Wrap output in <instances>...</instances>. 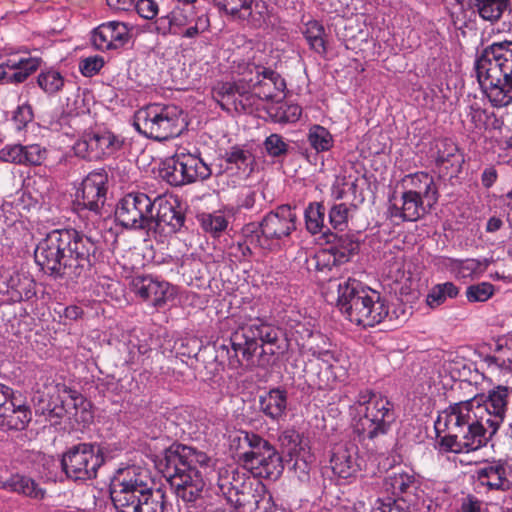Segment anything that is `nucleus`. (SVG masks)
<instances>
[{
  "mask_svg": "<svg viewBox=\"0 0 512 512\" xmlns=\"http://www.w3.org/2000/svg\"><path fill=\"white\" fill-rule=\"evenodd\" d=\"M107 183L108 175L104 169L94 170L83 179L73 201V210L79 218L93 225L102 218Z\"/></svg>",
  "mask_w": 512,
  "mask_h": 512,
  "instance_id": "nucleus-12",
  "label": "nucleus"
},
{
  "mask_svg": "<svg viewBox=\"0 0 512 512\" xmlns=\"http://www.w3.org/2000/svg\"><path fill=\"white\" fill-rule=\"evenodd\" d=\"M165 104L153 103L140 108L134 115L135 129L146 138L156 140L157 129L161 123Z\"/></svg>",
  "mask_w": 512,
  "mask_h": 512,
  "instance_id": "nucleus-28",
  "label": "nucleus"
},
{
  "mask_svg": "<svg viewBox=\"0 0 512 512\" xmlns=\"http://www.w3.org/2000/svg\"><path fill=\"white\" fill-rule=\"evenodd\" d=\"M288 393L276 387L259 396V410L270 420L280 422L287 415Z\"/></svg>",
  "mask_w": 512,
  "mask_h": 512,
  "instance_id": "nucleus-27",
  "label": "nucleus"
},
{
  "mask_svg": "<svg viewBox=\"0 0 512 512\" xmlns=\"http://www.w3.org/2000/svg\"><path fill=\"white\" fill-rule=\"evenodd\" d=\"M356 403L365 406V413L354 425V432L361 443H374L390 431L396 413L394 404L386 396L366 389L359 392Z\"/></svg>",
  "mask_w": 512,
  "mask_h": 512,
  "instance_id": "nucleus-10",
  "label": "nucleus"
},
{
  "mask_svg": "<svg viewBox=\"0 0 512 512\" xmlns=\"http://www.w3.org/2000/svg\"><path fill=\"white\" fill-rule=\"evenodd\" d=\"M205 232L218 236L228 225L226 217L222 214L203 213L198 217Z\"/></svg>",
  "mask_w": 512,
  "mask_h": 512,
  "instance_id": "nucleus-54",
  "label": "nucleus"
},
{
  "mask_svg": "<svg viewBox=\"0 0 512 512\" xmlns=\"http://www.w3.org/2000/svg\"><path fill=\"white\" fill-rule=\"evenodd\" d=\"M199 15L190 5L176 7L165 16H161L155 22V30L162 35H179L180 30L193 23Z\"/></svg>",
  "mask_w": 512,
  "mask_h": 512,
  "instance_id": "nucleus-24",
  "label": "nucleus"
},
{
  "mask_svg": "<svg viewBox=\"0 0 512 512\" xmlns=\"http://www.w3.org/2000/svg\"><path fill=\"white\" fill-rule=\"evenodd\" d=\"M494 293V286L488 282H481L470 285L466 290V297L469 302H485Z\"/></svg>",
  "mask_w": 512,
  "mask_h": 512,
  "instance_id": "nucleus-57",
  "label": "nucleus"
},
{
  "mask_svg": "<svg viewBox=\"0 0 512 512\" xmlns=\"http://www.w3.org/2000/svg\"><path fill=\"white\" fill-rule=\"evenodd\" d=\"M511 390L498 385L473 398L454 403L482 435L491 441L504 422Z\"/></svg>",
  "mask_w": 512,
  "mask_h": 512,
  "instance_id": "nucleus-8",
  "label": "nucleus"
},
{
  "mask_svg": "<svg viewBox=\"0 0 512 512\" xmlns=\"http://www.w3.org/2000/svg\"><path fill=\"white\" fill-rule=\"evenodd\" d=\"M263 149L273 159L284 160L290 152V146L284 137L277 133L267 136L263 142Z\"/></svg>",
  "mask_w": 512,
  "mask_h": 512,
  "instance_id": "nucleus-50",
  "label": "nucleus"
},
{
  "mask_svg": "<svg viewBox=\"0 0 512 512\" xmlns=\"http://www.w3.org/2000/svg\"><path fill=\"white\" fill-rule=\"evenodd\" d=\"M337 291L336 306L350 322L374 327L386 320L387 301L378 291L353 278L339 282Z\"/></svg>",
  "mask_w": 512,
  "mask_h": 512,
  "instance_id": "nucleus-6",
  "label": "nucleus"
},
{
  "mask_svg": "<svg viewBox=\"0 0 512 512\" xmlns=\"http://www.w3.org/2000/svg\"><path fill=\"white\" fill-rule=\"evenodd\" d=\"M216 6L220 11H224L230 15L233 19L238 20L241 13L246 12L247 5L251 3V0H209Z\"/></svg>",
  "mask_w": 512,
  "mask_h": 512,
  "instance_id": "nucleus-56",
  "label": "nucleus"
},
{
  "mask_svg": "<svg viewBox=\"0 0 512 512\" xmlns=\"http://www.w3.org/2000/svg\"><path fill=\"white\" fill-rule=\"evenodd\" d=\"M296 222V207L282 204L269 211L260 222L245 224L242 235L253 247L270 251L275 242L290 237L297 228Z\"/></svg>",
  "mask_w": 512,
  "mask_h": 512,
  "instance_id": "nucleus-9",
  "label": "nucleus"
},
{
  "mask_svg": "<svg viewBox=\"0 0 512 512\" xmlns=\"http://www.w3.org/2000/svg\"><path fill=\"white\" fill-rule=\"evenodd\" d=\"M302 33L311 50L319 55H325L327 53L326 29L319 21H308Z\"/></svg>",
  "mask_w": 512,
  "mask_h": 512,
  "instance_id": "nucleus-42",
  "label": "nucleus"
},
{
  "mask_svg": "<svg viewBox=\"0 0 512 512\" xmlns=\"http://www.w3.org/2000/svg\"><path fill=\"white\" fill-rule=\"evenodd\" d=\"M466 114L474 129L481 130L485 128L489 116L486 110L482 109L477 101H473L467 105Z\"/></svg>",
  "mask_w": 512,
  "mask_h": 512,
  "instance_id": "nucleus-59",
  "label": "nucleus"
},
{
  "mask_svg": "<svg viewBox=\"0 0 512 512\" xmlns=\"http://www.w3.org/2000/svg\"><path fill=\"white\" fill-rule=\"evenodd\" d=\"M156 213H152L151 234L171 235L184 226L186 215L178 199L158 198Z\"/></svg>",
  "mask_w": 512,
  "mask_h": 512,
  "instance_id": "nucleus-16",
  "label": "nucleus"
},
{
  "mask_svg": "<svg viewBox=\"0 0 512 512\" xmlns=\"http://www.w3.org/2000/svg\"><path fill=\"white\" fill-rule=\"evenodd\" d=\"M383 487L391 493L392 498L399 499L402 503L413 506L430 505V501L425 498L424 490L421 489V480L412 469H392L384 478Z\"/></svg>",
  "mask_w": 512,
  "mask_h": 512,
  "instance_id": "nucleus-15",
  "label": "nucleus"
},
{
  "mask_svg": "<svg viewBox=\"0 0 512 512\" xmlns=\"http://www.w3.org/2000/svg\"><path fill=\"white\" fill-rule=\"evenodd\" d=\"M104 66V59L101 56H90L82 59L79 63V70L85 77L96 75Z\"/></svg>",
  "mask_w": 512,
  "mask_h": 512,
  "instance_id": "nucleus-63",
  "label": "nucleus"
},
{
  "mask_svg": "<svg viewBox=\"0 0 512 512\" xmlns=\"http://www.w3.org/2000/svg\"><path fill=\"white\" fill-rule=\"evenodd\" d=\"M105 463L103 447L96 442H80L68 447L61 455V469L73 481L96 479Z\"/></svg>",
  "mask_w": 512,
  "mask_h": 512,
  "instance_id": "nucleus-11",
  "label": "nucleus"
},
{
  "mask_svg": "<svg viewBox=\"0 0 512 512\" xmlns=\"http://www.w3.org/2000/svg\"><path fill=\"white\" fill-rule=\"evenodd\" d=\"M108 29V37L110 44L114 49H119L128 43L130 39L129 28L126 23L119 21H109L102 23Z\"/></svg>",
  "mask_w": 512,
  "mask_h": 512,
  "instance_id": "nucleus-52",
  "label": "nucleus"
},
{
  "mask_svg": "<svg viewBox=\"0 0 512 512\" xmlns=\"http://www.w3.org/2000/svg\"><path fill=\"white\" fill-rule=\"evenodd\" d=\"M248 483L249 478L246 477L245 473H241L237 469H220L218 472V491L228 504L233 503L234 499L244 494L242 489L245 490Z\"/></svg>",
  "mask_w": 512,
  "mask_h": 512,
  "instance_id": "nucleus-29",
  "label": "nucleus"
},
{
  "mask_svg": "<svg viewBox=\"0 0 512 512\" xmlns=\"http://www.w3.org/2000/svg\"><path fill=\"white\" fill-rule=\"evenodd\" d=\"M210 27V20L207 15L201 14L196 19H194L193 23L187 25L183 32H180L179 35L185 38H195L199 34L208 31Z\"/></svg>",
  "mask_w": 512,
  "mask_h": 512,
  "instance_id": "nucleus-62",
  "label": "nucleus"
},
{
  "mask_svg": "<svg viewBox=\"0 0 512 512\" xmlns=\"http://www.w3.org/2000/svg\"><path fill=\"white\" fill-rule=\"evenodd\" d=\"M435 166L440 177L456 178L462 171L464 156L458 146L449 139L436 144Z\"/></svg>",
  "mask_w": 512,
  "mask_h": 512,
  "instance_id": "nucleus-19",
  "label": "nucleus"
},
{
  "mask_svg": "<svg viewBox=\"0 0 512 512\" xmlns=\"http://www.w3.org/2000/svg\"><path fill=\"white\" fill-rule=\"evenodd\" d=\"M307 140L317 153L329 151L334 145L333 135L327 128L321 125H313L310 127Z\"/></svg>",
  "mask_w": 512,
  "mask_h": 512,
  "instance_id": "nucleus-46",
  "label": "nucleus"
},
{
  "mask_svg": "<svg viewBox=\"0 0 512 512\" xmlns=\"http://www.w3.org/2000/svg\"><path fill=\"white\" fill-rule=\"evenodd\" d=\"M430 505H409V503H402L399 499L387 497L385 499L378 498L373 512H429Z\"/></svg>",
  "mask_w": 512,
  "mask_h": 512,
  "instance_id": "nucleus-44",
  "label": "nucleus"
},
{
  "mask_svg": "<svg viewBox=\"0 0 512 512\" xmlns=\"http://www.w3.org/2000/svg\"><path fill=\"white\" fill-rule=\"evenodd\" d=\"M154 208L155 202L145 193H129L119 200L115 219L126 229L144 230L150 235Z\"/></svg>",
  "mask_w": 512,
  "mask_h": 512,
  "instance_id": "nucleus-13",
  "label": "nucleus"
},
{
  "mask_svg": "<svg viewBox=\"0 0 512 512\" xmlns=\"http://www.w3.org/2000/svg\"><path fill=\"white\" fill-rule=\"evenodd\" d=\"M326 208L322 202H313L305 209L306 229L312 235L321 234L322 238L331 232V229L325 224Z\"/></svg>",
  "mask_w": 512,
  "mask_h": 512,
  "instance_id": "nucleus-36",
  "label": "nucleus"
},
{
  "mask_svg": "<svg viewBox=\"0 0 512 512\" xmlns=\"http://www.w3.org/2000/svg\"><path fill=\"white\" fill-rule=\"evenodd\" d=\"M32 402L36 415L48 416L49 419H61L66 413L64 401L59 395H48L37 391L33 397Z\"/></svg>",
  "mask_w": 512,
  "mask_h": 512,
  "instance_id": "nucleus-32",
  "label": "nucleus"
},
{
  "mask_svg": "<svg viewBox=\"0 0 512 512\" xmlns=\"http://www.w3.org/2000/svg\"><path fill=\"white\" fill-rule=\"evenodd\" d=\"M477 479L490 490H509L512 487V471L504 464H489L477 471Z\"/></svg>",
  "mask_w": 512,
  "mask_h": 512,
  "instance_id": "nucleus-30",
  "label": "nucleus"
},
{
  "mask_svg": "<svg viewBox=\"0 0 512 512\" xmlns=\"http://www.w3.org/2000/svg\"><path fill=\"white\" fill-rule=\"evenodd\" d=\"M458 293V288L452 282L437 284L427 294L426 303L429 307L436 308L448 298H455Z\"/></svg>",
  "mask_w": 512,
  "mask_h": 512,
  "instance_id": "nucleus-48",
  "label": "nucleus"
},
{
  "mask_svg": "<svg viewBox=\"0 0 512 512\" xmlns=\"http://www.w3.org/2000/svg\"><path fill=\"white\" fill-rule=\"evenodd\" d=\"M324 239L326 243L331 244L329 251L332 256V265L348 262L359 251L360 242L352 234H338L331 231Z\"/></svg>",
  "mask_w": 512,
  "mask_h": 512,
  "instance_id": "nucleus-26",
  "label": "nucleus"
},
{
  "mask_svg": "<svg viewBox=\"0 0 512 512\" xmlns=\"http://www.w3.org/2000/svg\"><path fill=\"white\" fill-rule=\"evenodd\" d=\"M242 492L244 494L241 497L234 499V502L230 505L240 512H255L260 510L261 500H259V498L262 494H266V486L259 483L257 488L253 490L252 483L249 481L245 490L242 489Z\"/></svg>",
  "mask_w": 512,
  "mask_h": 512,
  "instance_id": "nucleus-40",
  "label": "nucleus"
},
{
  "mask_svg": "<svg viewBox=\"0 0 512 512\" xmlns=\"http://www.w3.org/2000/svg\"><path fill=\"white\" fill-rule=\"evenodd\" d=\"M47 150L39 144L23 146L21 144L6 145L0 149V160L18 165H41Z\"/></svg>",
  "mask_w": 512,
  "mask_h": 512,
  "instance_id": "nucleus-21",
  "label": "nucleus"
},
{
  "mask_svg": "<svg viewBox=\"0 0 512 512\" xmlns=\"http://www.w3.org/2000/svg\"><path fill=\"white\" fill-rule=\"evenodd\" d=\"M37 83L45 93L53 95L63 88L64 78L60 72L50 69L38 75Z\"/></svg>",
  "mask_w": 512,
  "mask_h": 512,
  "instance_id": "nucleus-53",
  "label": "nucleus"
},
{
  "mask_svg": "<svg viewBox=\"0 0 512 512\" xmlns=\"http://www.w3.org/2000/svg\"><path fill=\"white\" fill-rule=\"evenodd\" d=\"M225 162V171L236 170L237 172L250 174L253 171L255 157L250 149L241 145L231 146L222 155Z\"/></svg>",
  "mask_w": 512,
  "mask_h": 512,
  "instance_id": "nucleus-31",
  "label": "nucleus"
},
{
  "mask_svg": "<svg viewBox=\"0 0 512 512\" xmlns=\"http://www.w3.org/2000/svg\"><path fill=\"white\" fill-rule=\"evenodd\" d=\"M401 202L404 221L415 222L423 218L432 208L427 206L425 199L411 193L402 192Z\"/></svg>",
  "mask_w": 512,
  "mask_h": 512,
  "instance_id": "nucleus-41",
  "label": "nucleus"
},
{
  "mask_svg": "<svg viewBox=\"0 0 512 512\" xmlns=\"http://www.w3.org/2000/svg\"><path fill=\"white\" fill-rule=\"evenodd\" d=\"M403 184L408 187L404 192L420 196L425 199L427 206L433 208L438 202L439 191L432 175L427 172L419 171L406 175Z\"/></svg>",
  "mask_w": 512,
  "mask_h": 512,
  "instance_id": "nucleus-23",
  "label": "nucleus"
},
{
  "mask_svg": "<svg viewBox=\"0 0 512 512\" xmlns=\"http://www.w3.org/2000/svg\"><path fill=\"white\" fill-rule=\"evenodd\" d=\"M229 342L234 351V355L229 356V364L232 368L242 365L238 357L239 353L247 365H253L254 356L259 348L262 356L283 353L288 346L284 331L261 318L250 319L239 325L231 333Z\"/></svg>",
  "mask_w": 512,
  "mask_h": 512,
  "instance_id": "nucleus-5",
  "label": "nucleus"
},
{
  "mask_svg": "<svg viewBox=\"0 0 512 512\" xmlns=\"http://www.w3.org/2000/svg\"><path fill=\"white\" fill-rule=\"evenodd\" d=\"M236 73L240 76V78L236 81H247L246 83H243L244 86L249 85V87H253V82L255 81V78L259 77H270L272 79L274 78L276 80V83H280V80L277 78L275 70L261 64H256L254 62L243 61L238 63L236 67Z\"/></svg>",
  "mask_w": 512,
  "mask_h": 512,
  "instance_id": "nucleus-39",
  "label": "nucleus"
},
{
  "mask_svg": "<svg viewBox=\"0 0 512 512\" xmlns=\"http://www.w3.org/2000/svg\"><path fill=\"white\" fill-rule=\"evenodd\" d=\"M247 81H219L212 88V97L222 110L227 112L236 108V100L243 83Z\"/></svg>",
  "mask_w": 512,
  "mask_h": 512,
  "instance_id": "nucleus-33",
  "label": "nucleus"
},
{
  "mask_svg": "<svg viewBox=\"0 0 512 512\" xmlns=\"http://www.w3.org/2000/svg\"><path fill=\"white\" fill-rule=\"evenodd\" d=\"M478 15L485 21H499L506 10L511 9V0H469Z\"/></svg>",
  "mask_w": 512,
  "mask_h": 512,
  "instance_id": "nucleus-37",
  "label": "nucleus"
},
{
  "mask_svg": "<svg viewBox=\"0 0 512 512\" xmlns=\"http://www.w3.org/2000/svg\"><path fill=\"white\" fill-rule=\"evenodd\" d=\"M434 428L436 447L443 453L476 451L489 442L454 403L438 416Z\"/></svg>",
  "mask_w": 512,
  "mask_h": 512,
  "instance_id": "nucleus-7",
  "label": "nucleus"
},
{
  "mask_svg": "<svg viewBox=\"0 0 512 512\" xmlns=\"http://www.w3.org/2000/svg\"><path fill=\"white\" fill-rule=\"evenodd\" d=\"M133 292L154 307H162L173 296L171 285L151 275L136 276L131 282Z\"/></svg>",
  "mask_w": 512,
  "mask_h": 512,
  "instance_id": "nucleus-18",
  "label": "nucleus"
},
{
  "mask_svg": "<svg viewBox=\"0 0 512 512\" xmlns=\"http://www.w3.org/2000/svg\"><path fill=\"white\" fill-rule=\"evenodd\" d=\"M246 12L239 15L238 20L246 21L254 27H261L269 18L268 5L263 0H251L247 5Z\"/></svg>",
  "mask_w": 512,
  "mask_h": 512,
  "instance_id": "nucleus-45",
  "label": "nucleus"
},
{
  "mask_svg": "<svg viewBox=\"0 0 512 512\" xmlns=\"http://www.w3.org/2000/svg\"><path fill=\"white\" fill-rule=\"evenodd\" d=\"M124 144V139L106 129L85 131L74 143V154L87 161L100 160L118 152Z\"/></svg>",
  "mask_w": 512,
  "mask_h": 512,
  "instance_id": "nucleus-14",
  "label": "nucleus"
},
{
  "mask_svg": "<svg viewBox=\"0 0 512 512\" xmlns=\"http://www.w3.org/2000/svg\"><path fill=\"white\" fill-rule=\"evenodd\" d=\"M190 169L194 181L206 180L212 175V169L210 166L199 156V154H191L189 159Z\"/></svg>",
  "mask_w": 512,
  "mask_h": 512,
  "instance_id": "nucleus-61",
  "label": "nucleus"
},
{
  "mask_svg": "<svg viewBox=\"0 0 512 512\" xmlns=\"http://www.w3.org/2000/svg\"><path fill=\"white\" fill-rule=\"evenodd\" d=\"M314 368L317 369V372L310 376L312 384L321 390L330 387L335 381V376L331 368H329V366H322L321 364H317V367Z\"/></svg>",
  "mask_w": 512,
  "mask_h": 512,
  "instance_id": "nucleus-60",
  "label": "nucleus"
},
{
  "mask_svg": "<svg viewBox=\"0 0 512 512\" xmlns=\"http://www.w3.org/2000/svg\"><path fill=\"white\" fill-rule=\"evenodd\" d=\"M31 420V408L20 393L13 392L6 403L0 407V429L2 430H24Z\"/></svg>",
  "mask_w": 512,
  "mask_h": 512,
  "instance_id": "nucleus-17",
  "label": "nucleus"
},
{
  "mask_svg": "<svg viewBox=\"0 0 512 512\" xmlns=\"http://www.w3.org/2000/svg\"><path fill=\"white\" fill-rule=\"evenodd\" d=\"M276 75L280 80L279 84H276V80L274 78H255V81L253 82V90L257 92L259 100L273 101L277 96V93L284 92L286 90L285 79L278 72H276Z\"/></svg>",
  "mask_w": 512,
  "mask_h": 512,
  "instance_id": "nucleus-43",
  "label": "nucleus"
},
{
  "mask_svg": "<svg viewBox=\"0 0 512 512\" xmlns=\"http://www.w3.org/2000/svg\"><path fill=\"white\" fill-rule=\"evenodd\" d=\"M357 458L358 447L354 443L341 442L335 444L330 456L333 473L343 479L354 476L359 470Z\"/></svg>",
  "mask_w": 512,
  "mask_h": 512,
  "instance_id": "nucleus-20",
  "label": "nucleus"
},
{
  "mask_svg": "<svg viewBox=\"0 0 512 512\" xmlns=\"http://www.w3.org/2000/svg\"><path fill=\"white\" fill-rule=\"evenodd\" d=\"M349 208L346 204H334L329 210V224L335 230L343 231L347 226Z\"/></svg>",
  "mask_w": 512,
  "mask_h": 512,
  "instance_id": "nucleus-58",
  "label": "nucleus"
},
{
  "mask_svg": "<svg viewBox=\"0 0 512 512\" xmlns=\"http://www.w3.org/2000/svg\"><path fill=\"white\" fill-rule=\"evenodd\" d=\"M247 468L261 478L275 481L280 478L284 471V459L277 449L270 444L268 448L262 452L261 456L253 461V465Z\"/></svg>",
  "mask_w": 512,
  "mask_h": 512,
  "instance_id": "nucleus-25",
  "label": "nucleus"
},
{
  "mask_svg": "<svg viewBox=\"0 0 512 512\" xmlns=\"http://www.w3.org/2000/svg\"><path fill=\"white\" fill-rule=\"evenodd\" d=\"M3 487L35 500H43L46 490L32 478L23 475H14L4 482Z\"/></svg>",
  "mask_w": 512,
  "mask_h": 512,
  "instance_id": "nucleus-35",
  "label": "nucleus"
},
{
  "mask_svg": "<svg viewBox=\"0 0 512 512\" xmlns=\"http://www.w3.org/2000/svg\"><path fill=\"white\" fill-rule=\"evenodd\" d=\"M109 494L116 512H165L169 506L164 491L153 488L148 475L135 465L115 471Z\"/></svg>",
  "mask_w": 512,
  "mask_h": 512,
  "instance_id": "nucleus-3",
  "label": "nucleus"
},
{
  "mask_svg": "<svg viewBox=\"0 0 512 512\" xmlns=\"http://www.w3.org/2000/svg\"><path fill=\"white\" fill-rule=\"evenodd\" d=\"M99 248L97 242L74 228L54 229L39 241L35 263L54 280L77 282L90 276Z\"/></svg>",
  "mask_w": 512,
  "mask_h": 512,
  "instance_id": "nucleus-1",
  "label": "nucleus"
},
{
  "mask_svg": "<svg viewBox=\"0 0 512 512\" xmlns=\"http://www.w3.org/2000/svg\"><path fill=\"white\" fill-rule=\"evenodd\" d=\"M33 279L20 274L12 275L7 281V293L14 301H28L36 296Z\"/></svg>",
  "mask_w": 512,
  "mask_h": 512,
  "instance_id": "nucleus-38",
  "label": "nucleus"
},
{
  "mask_svg": "<svg viewBox=\"0 0 512 512\" xmlns=\"http://www.w3.org/2000/svg\"><path fill=\"white\" fill-rule=\"evenodd\" d=\"M259 99L257 92L253 90V87L242 86L236 100V108L232 110L238 113H251L253 107L256 104V100Z\"/></svg>",
  "mask_w": 512,
  "mask_h": 512,
  "instance_id": "nucleus-55",
  "label": "nucleus"
},
{
  "mask_svg": "<svg viewBox=\"0 0 512 512\" xmlns=\"http://www.w3.org/2000/svg\"><path fill=\"white\" fill-rule=\"evenodd\" d=\"M161 123L157 129V142H165L167 140L180 136L187 129V121L184 111L176 105H165Z\"/></svg>",
  "mask_w": 512,
  "mask_h": 512,
  "instance_id": "nucleus-22",
  "label": "nucleus"
},
{
  "mask_svg": "<svg viewBox=\"0 0 512 512\" xmlns=\"http://www.w3.org/2000/svg\"><path fill=\"white\" fill-rule=\"evenodd\" d=\"M178 153L162 161L159 170L160 177L172 186L184 185L181 169L179 167Z\"/></svg>",
  "mask_w": 512,
  "mask_h": 512,
  "instance_id": "nucleus-49",
  "label": "nucleus"
},
{
  "mask_svg": "<svg viewBox=\"0 0 512 512\" xmlns=\"http://www.w3.org/2000/svg\"><path fill=\"white\" fill-rule=\"evenodd\" d=\"M278 441L283 450V453H287V455L290 457L287 462H291L294 455L303 449L301 446L302 435L293 428L282 431L278 436Z\"/></svg>",
  "mask_w": 512,
  "mask_h": 512,
  "instance_id": "nucleus-51",
  "label": "nucleus"
},
{
  "mask_svg": "<svg viewBox=\"0 0 512 512\" xmlns=\"http://www.w3.org/2000/svg\"><path fill=\"white\" fill-rule=\"evenodd\" d=\"M477 80L495 107L512 102V41L493 42L477 54Z\"/></svg>",
  "mask_w": 512,
  "mask_h": 512,
  "instance_id": "nucleus-4",
  "label": "nucleus"
},
{
  "mask_svg": "<svg viewBox=\"0 0 512 512\" xmlns=\"http://www.w3.org/2000/svg\"><path fill=\"white\" fill-rule=\"evenodd\" d=\"M34 118L33 109L29 104H23L17 107L13 113L12 120L18 130L24 129Z\"/></svg>",
  "mask_w": 512,
  "mask_h": 512,
  "instance_id": "nucleus-64",
  "label": "nucleus"
},
{
  "mask_svg": "<svg viewBox=\"0 0 512 512\" xmlns=\"http://www.w3.org/2000/svg\"><path fill=\"white\" fill-rule=\"evenodd\" d=\"M41 59L36 57H20L9 58L5 62L0 63V65L5 68L15 70L14 73L8 75L7 74V83H23L32 73H34L40 66Z\"/></svg>",
  "mask_w": 512,
  "mask_h": 512,
  "instance_id": "nucleus-34",
  "label": "nucleus"
},
{
  "mask_svg": "<svg viewBox=\"0 0 512 512\" xmlns=\"http://www.w3.org/2000/svg\"><path fill=\"white\" fill-rule=\"evenodd\" d=\"M154 462L179 499L196 504L202 498L205 486L202 470L213 466V459L206 452L174 441Z\"/></svg>",
  "mask_w": 512,
  "mask_h": 512,
  "instance_id": "nucleus-2",
  "label": "nucleus"
},
{
  "mask_svg": "<svg viewBox=\"0 0 512 512\" xmlns=\"http://www.w3.org/2000/svg\"><path fill=\"white\" fill-rule=\"evenodd\" d=\"M270 444L268 440L253 432L248 441L247 449L239 454V461L243 463L244 467L252 466L253 461L257 460Z\"/></svg>",
  "mask_w": 512,
  "mask_h": 512,
  "instance_id": "nucleus-47",
  "label": "nucleus"
}]
</instances>
